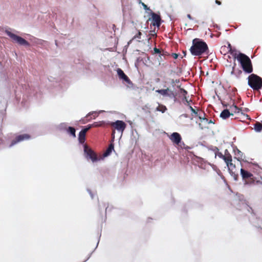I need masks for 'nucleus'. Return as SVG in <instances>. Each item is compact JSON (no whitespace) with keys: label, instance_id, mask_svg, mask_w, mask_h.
<instances>
[{"label":"nucleus","instance_id":"nucleus-1","mask_svg":"<svg viewBox=\"0 0 262 262\" xmlns=\"http://www.w3.org/2000/svg\"><path fill=\"white\" fill-rule=\"evenodd\" d=\"M209 49L207 43L200 38H194L192 40V46L190 52L193 56H200L208 53Z\"/></svg>","mask_w":262,"mask_h":262},{"label":"nucleus","instance_id":"nucleus-2","mask_svg":"<svg viewBox=\"0 0 262 262\" xmlns=\"http://www.w3.org/2000/svg\"><path fill=\"white\" fill-rule=\"evenodd\" d=\"M240 63L243 71L247 74H250L253 72V68L252 61L250 58L244 53H240L235 57Z\"/></svg>","mask_w":262,"mask_h":262},{"label":"nucleus","instance_id":"nucleus-3","mask_svg":"<svg viewBox=\"0 0 262 262\" xmlns=\"http://www.w3.org/2000/svg\"><path fill=\"white\" fill-rule=\"evenodd\" d=\"M248 84L253 90L258 91L262 88V78L256 74H251L248 77Z\"/></svg>","mask_w":262,"mask_h":262},{"label":"nucleus","instance_id":"nucleus-4","mask_svg":"<svg viewBox=\"0 0 262 262\" xmlns=\"http://www.w3.org/2000/svg\"><path fill=\"white\" fill-rule=\"evenodd\" d=\"M6 33L12 39L13 42H16L21 46H29L30 45L28 41L9 31L6 30Z\"/></svg>","mask_w":262,"mask_h":262},{"label":"nucleus","instance_id":"nucleus-5","mask_svg":"<svg viewBox=\"0 0 262 262\" xmlns=\"http://www.w3.org/2000/svg\"><path fill=\"white\" fill-rule=\"evenodd\" d=\"M107 124L114 128V129L112 132V135H113L115 133V129L117 130L118 132L123 133L126 127V123L121 120H117L115 122H111L108 123Z\"/></svg>","mask_w":262,"mask_h":262},{"label":"nucleus","instance_id":"nucleus-6","mask_svg":"<svg viewBox=\"0 0 262 262\" xmlns=\"http://www.w3.org/2000/svg\"><path fill=\"white\" fill-rule=\"evenodd\" d=\"M241 174L245 184H251L254 183V177L252 173L243 169H241Z\"/></svg>","mask_w":262,"mask_h":262},{"label":"nucleus","instance_id":"nucleus-7","mask_svg":"<svg viewBox=\"0 0 262 262\" xmlns=\"http://www.w3.org/2000/svg\"><path fill=\"white\" fill-rule=\"evenodd\" d=\"M84 152L85 157L91 159L93 162H96L99 160L96 154L86 144L84 145Z\"/></svg>","mask_w":262,"mask_h":262},{"label":"nucleus","instance_id":"nucleus-8","mask_svg":"<svg viewBox=\"0 0 262 262\" xmlns=\"http://www.w3.org/2000/svg\"><path fill=\"white\" fill-rule=\"evenodd\" d=\"M30 138V135L27 134L18 135L11 141L10 144L9 145V147H11L19 142L25 140H28Z\"/></svg>","mask_w":262,"mask_h":262},{"label":"nucleus","instance_id":"nucleus-9","mask_svg":"<svg viewBox=\"0 0 262 262\" xmlns=\"http://www.w3.org/2000/svg\"><path fill=\"white\" fill-rule=\"evenodd\" d=\"M151 18H149L148 20H151V25L159 27L161 25V18L159 15L152 12L151 13Z\"/></svg>","mask_w":262,"mask_h":262},{"label":"nucleus","instance_id":"nucleus-10","mask_svg":"<svg viewBox=\"0 0 262 262\" xmlns=\"http://www.w3.org/2000/svg\"><path fill=\"white\" fill-rule=\"evenodd\" d=\"M156 92L163 96H167L170 98L176 97V95H174V92L170 90L169 88H167L166 89L158 90H156Z\"/></svg>","mask_w":262,"mask_h":262},{"label":"nucleus","instance_id":"nucleus-11","mask_svg":"<svg viewBox=\"0 0 262 262\" xmlns=\"http://www.w3.org/2000/svg\"><path fill=\"white\" fill-rule=\"evenodd\" d=\"M169 139L174 144L177 145L181 144L182 137L180 134L177 132L173 133L169 136Z\"/></svg>","mask_w":262,"mask_h":262},{"label":"nucleus","instance_id":"nucleus-12","mask_svg":"<svg viewBox=\"0 0 262 262\" xmlns=\"http://www.w3.org/2000/svg\"><path fill=\"white\" fill-rule=\"evenodd\" d=\"M215 156L223 159L225 162H228L231 161V154L227 149L225 150L224 155L218 151L215 153Z\"/></svg>","mask_w":262,"mask_h":262},{"label":"nucleus","instance_id":"nucleus-13","mask_svg":"<svg viewBox=\"0 0 262 262\" xmlns=\"http://www.w3.org/2000/svg\"><path fill=\"white\" fill-rule=\"evenodd\" d=\"M117 72L118 76L120 79H122L128 84L132 83V81H130L129 78L127 77V75L125 74V73L122 70V69L118 68L117 70Z\"/></svg>","mask_w":262,"mask_h":262},{"label":"nucleus","instance_id":"nucleus-14","mask_svg":"<svg viewBox=\"0 0 262 262\" xmlns=\"http://www.w3.org/2000/svg\"><path fill=\"white\" fill-rule=\"evenodd\" d=\"M236 66V63L234 62L233 66L232 67V71L231 72V74L232 75H235L236 76V77H237V78H240L241 75L242 74L243 72L242 70H241L239 69L236 70L235 69Z\"/></svg>","mask_w":262,"mask_h":262},{"label":"nucleus","instance_id":"nucleus-15","mask_svg":"<svg viewBox=\"0 0 262 262\" xmlns=\"http://www.w3.org/2000/svg\"><path fill=\"white\" fill-rule=\"evenodd\" d=\"M230 116H233V114L231 113L228 109L223 110L220 114V117L224 119L228 118Z\"/></svg>","mask_w":262,"mask_h":262},{"label":"nucleus","instance_id":"nucleus-16","mask_svg":"<svg viewBox=\"0 0 262 262\" xmlns=\"http://www.w3.org/2000/svg\"><path fill=\"white\" fill-rule=\"evenodd\" d=\"M221 53L223 52L232 53V47L230 43L228 44V46H224L221 47Z\"/></svg>","mask_w":262,"mask_h":262},{"label":"nucleus","instance_id":"nucleus-17","mask_svg":"<svg viewBox=\"0 0 262 262\" xmlns=\"http://www.w3.org/2000/svg\"><path fill=\"white\" fill-rule=\"evenodd\" d=\"M229 110L231 112V113L233 114L234 113H239L241 109L238 107L236 105L233 104L230 106Z\"/></svg>","mask_w":262,"mask_h":262},{"label":"nucleus","instance_id":"nucleus-18","mask_svg":"<svg viewBox=\"0 0 262 262\" xmlns=\"http://www.w3.org/2000/svg\"><path fill=\"white\" fill-rule=\"evenodd\" d=\"M113 149H114V144L113 143H111L106 151L104 152L103 156L107 157L110 155Z\"/></svg>","mask_w":262,"mask_h":262},{"label":"nucleus","instance_id":"nucleus-19","mask_svg":"<svg viewBox=\"0 0 262 262\" xmlns=\"http://www.w3.org/2000/svg\"><path fill=\"white\" fill-rule=\"evenodd\" d=\"M254 128L257 132L262 131V123L259 122H256L254 125Z\"/></svg>","mask_w":262,"mask_h":262},{"label":"nucleus","instance_id":"nucleus-20","mask_svg":"<svg viewBox=\"0 0 262 262\" xmlns=\"http://www.w3.org/2000/svg\"><path fill=\"white\" fill-rule=\"evenodd\" d=\"M232 156H231V161L230 162H225L227 166L228 167V169L229 171H231L233 170V169L235 168V164L232 163Z\"/></svg>","mask_w":262,"mask_h":262},{"label":"nucleus","instance_id":"nucleus-21","mask_svg":"<svg viewBox=\"0 0 262 262\" xmlns=\"http://www.w3.org/2000/svg\"><path fill=\"white\" fill-rule=\"evenodd\" d=\"M154 54H159V57L161 59L162 56H164L165 54L163 51H161L160 49L157 48L154 49Z\"/></svg>","mask_w":262,"mask_h":262},{"label":"nucleus","instance_id":"nucleus-22","mask_svg":"<svg viewBox=\"0 0 262 262\" xmlns=\"http://www.w3.org/2000/svg\"><path fill=\"white\" fill-rule=\"evenodd\" d=\"M105 124V123L104 121H99V122H95L92 124H91L92 125V127H100L103 126Z\"/></svg>","mask_w":262,"mask_h":262},{"label":"nucleus","instance_id":"nucleus-23","mask_svg":"<svg viewBox=\"0 0 262 262\" xmlns=\"http://www.w3.org/2000/svg\"><path fill=\"white\" fill-rule=\"evenodd\" d=\"M67 132L71 136H72L73 137H76V130L75 128L71 126L69 127L67 129Z\"/></svg>","mask_w":262,"mask_h":262},{"label":"nucleus","instance_id":"nucleus-24","mask_svg":"<svg viewBox=\"0 0 262 262\" xmlns=\"http://www.w3.org/2000/svg\"><path fill=\"white\" fill-rule=\"evenodd\" d=\"M156 110L163 113L167 110V108L165 105L161 104L156 108Z\"/></svg>","mask_w":262,"mask_h":262},{"label":"nucleus","instance_id":"nucleus-25","mask_svg":"<svg viewBox=\"0 0 262 262\" xmlns=\"http://www.w3.org/2000/svg\"><path fill=\"white\" fill-rule=\"evenodd\" d=\"M79 138V141L80 143H84L85 141V134L80 132L79 134V138Z\"/></svg>","mask_w":262,"mask_h":262},{"label":"nucleus","instance_id":"nucleus-26","mask_svg":"<svg viewBox=\"0 0 262 262\" xmlns=\"http://www.w3.org/2000/svg\"><path fill=\"white\" fill-rule=\"evenodd\" d=\"M141 35L142 33L140 31H138V33L133 37L132 40L136 39L137 41H140Z\"/></svg>","mask_w":262,"mask_h":262},{"label":"nucleus","instance_id":"nucleus-27","mask_svg":"<svg viewBox=\"0 0 262 262\" xmlns=\"http://www.w3.org/2000/svg\"><path fill=\"white\" fill-rule=\"evenodd\" d=\"M190 101H191V100H188L187 97H185V98H182V102H183V103L185 105H187L188 106L190 105Z\"/></svg>","mask_w":262,"mask_h":262},{"label":"nucleus","instance_id":"nucleus-28","mask_svg":"<svg viewBox=\"0 0 262 262\" xmlns=\"http://www.w3.org/2000/svg\"><path fill=\"white\" fill-rule=\"evenodd\" d=\"M178 146H179L181 149H185L187 150L190 149V147L186 145L183 142H181V144Z\"/></svg>","mask_w":262,"mask_h":262},{"label":"nucleus","instance_id":"nucleus-29","mask_svg":"<svg viewBox=\"0 0 262 262\" xmlns=\"http://www.w3.org/2000/svg\"><path fill=\"white\" fill-rule=\"evenodd\" d=\"M229 171L230 174L233 177L234 180L237 181L238 180V174L232 170Z\"/></svg>","mask_w":262,"mask_h":262},{"label":"nucleus","instance_id":"nucleus-30","mask_svg":"<svg viewBox=\"0 0 262 262\" xmlns=\"http://www.w3.org/2000/svg\"><path fill=\"white\" fill-rule=\"evenodd\" d=\"M92 125H89L88 126L83 129H82L80 132L84 134H86V133L91 128Z\"/></svg>","mask_w":262,"mask_h":262},{"label":"nucleus","instance_id":"nucleus-31","mask_svg":"<svg viewBox=\"0 0 262 262\" xmlns=\"http://www.w3.org/2000/svg\"><path fill=\"white\" fill-rule=\"evenodd\" d=\"M92 125H89L88 126L83 129H82L80 132L84 134H86V133L91 128Z\"/></svg>","mask_w":262,"mask_h":262},{"label":"nucleus","instance_id":"nucleus-32","mask_svg":"<svg viewBox=\"0 0 262 262\" xmlns=\"http://www.w3.org/2000/svg\"><path fill=\"white\" fill-rule=\"evenodd\" d=\"M180 92L182 94L183 98H185V96L187 97V92L185 90H184L183 88H181L180 89Z\"/></svg>","mask_w":262,"mask_h":262},{"label":"nucleus","instance_id":"nucleus-33","mask_svg":"<svg viewBox=\"0 0 262 262\" xmlns=\"http://www.w3.org/2000/svg\"><path fill=\"white\" fill-rule=\"evenodd\" d=\"M188 107L192 113L196 115H198V112L196 111L191 105H189Z\"/></svg>","mask_w":262,"mask_h":262},{"label":"nucleus","instance_id":"nucleus-34","mask_svg":"<svg viewBox=\"0 0 262 262\" xmlns=\"http://www.w3.org/2000/svg\"><path fill=\"white\" fill-rule=\"evenodd\" d=\"M142 6L143 7L144 9L146 10H149V11H151V10L149 9V7H147V6L146 5H145L144 3H142Z\"/></svg>","mask_w":262,"mask_h":262},{"label":"nucleus","instance_id":"nucleus-35","mask_svg":"<svg viewBox=\"0 0 262 262\" xmlns=\"http://www.w3.org/2000/svg\"><path fill=\"white\" fill-rule=\"evenodd\" d=\"M94 115V118H95L96 117V116H97V113L96 112L90 113L87 115L86 117L88 118L89 116H90L91 115Z\"/></svg>","mask_w":262,"mask_h":262},{"label":"nucleus","instance_id":"nucleus-36","mask_svg":"<svg viewBox=\"0 0 262 262\" xmlns=\"http://www.w3.org/2000/svg\"><path fill=\"white\" fill-rule=\"evenodd\" d=\"M180 82V80L179 79H176V80H173V79H172L171 80V83L172 84H174L176 83H179Z\"/></svg>","mask_w":262,"mask_h":262},{"label":"nucleus","instance_id":"nucleus-37","mask_svg":"<svg viewBox=\"0 0 262 262\" xmlns=\"http://www.w3.org/2000/svg\"><path fill=\"white\" fill-rule=\"evenodd\" d=\"M150 35L152 37H154V36H157V34L154 31H150Z\"/></svg>","mask_w":262,"mask_h":262},{"label":"nucleus","instance_id":"nucleus-38","mask_svg":"<svg viewBox=\"0 0 262 262\" xmlns=\"http://www.w3.org/2000/svg\"><path fill=\"white\" fill-rule=\"evenodd\" d=\"M172 56L174 59H177L178 57V54L176 53H172Z\"/></svg>","mask_w":262,"mask_h":262},{"label":"nucleus","instance_id":"nucleus-39","mask_svg":"<svg viewBox=\"0 0 262 262\" xmlns=\"http://www.w3.org/2000/svg\"><path fill=\"white\" fill-rule=\"evenodd\" d=\"M199 118H200V119H203V120H206V121H208V119H207V118H202V116H200V115L199 116Z\"/></svg>","mask_w":262,"mask_h":262},{"label":"nucleus","instance_id":"nucleus-40","mask_svg":"<svg viewBox=\"0 0 262 262\" xmlns=\"http://www.w3.org/2000/svg\"><path fill=\"white\" fill-rule=\"evenodd\" d=\"M215 3L219 5H221V2L218 1V0H215Z\"/></svg>","mask_w":262,"mask_h":262},{"label":"nucleus","instance_id":"nucleus-41","mask_svg":"<svg viewBox=\"0 0 262 262\" xmlns=\"http://www.w3.org/2000/svg\"><path fill=\"white\" fill-rule=\"evenodd\" d=\"M187 16L190 20H192L193 19L191 15L189 14H187Z\"/></svg>","mask_w":262,"mask_h":262},{"label":"nucleus","instance_id":"nucleus-42","mask_svg":"<svg viewBox=\"0 0 262 262\" xmlns=\"http://www.w3.org/2000/svg\"><path fill=\"white\" fill-rule=\"evenodd\" d=\"M183 116H184L185 117H188V115L187 114H183Z\"/></svg>","mask_w":262,"mask_h":262},{"label":"nucleus","instance_id":"nucleus-43","mask_svg":"<svg viewBox=\"0 0 262 262\" xmlns=\"http://www.w3.org/2000/svg\"><path fill=\"white\" fill-rule=\"evenodd\" d=\"M213 123V121H212L211 120H210L208 122V123Z\"/></svg>","mask_w":262,"mask_h":262},{"label":"nucleus","instance_id":"nucleus-44","mask_svg":"<svg viewBox=\"0 0 262 262\" xmlns=\"http://www.w3.org/2000/svg\"><path fill=\"white\" fill-rule=\"evenodd\" d=\"M246 117H247L248 119L250 120V118L249 117L248 115H246Z\"/></svg>","mask_w":262,"mask_h":262},{"label":"nucleus","instance_id":"nucleus-45","mask_svg":"<svg viewBox=\"0 0 262 262\" xmlns=\"http://www.w3.org/2000/svg\"><path fill=\"white\" fill-rule=\"evenodd\" d=\"M236 159H237L238 161H239L240 159H241V158L238 157V158H236Z\"/></svg>","mask_w":262,"mask_h":262}]
</instances>
